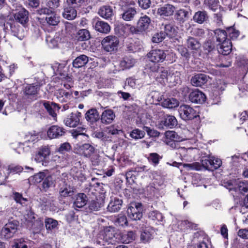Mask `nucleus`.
I'll return each instance as SVG.
<instances>
[{"label":"nucleus","instance_id":"nucleus-1","mask_svg":"<svg viewBox=\"0 0 248 248\" xmlns=\"http://www.w3.org/2000/svg\"><path fill=\"white\" fill-rule=\"evenodd\" d=\"M149 60L153 63L162 62L165 60L170 63L176 61L177 57L171 50H164L161 49H155L151 50L147 54Z\"/></svg>","mask_w":248,"mask_h":248},{"label":"nucleus","instance_id":"nucleus-2","mask_svg":"<svg viewBox=\"0 0 248 248\" xmlns=\"http://www.w3.org/2000/svg\"><path fill=\"white\" fill-rule=\"evenodd\" d=\"M152 27L151 18L145 15L139 18L136 26H129V31L132 34H142L149 32Z\"/></svg>","mask_w":248,"mask_h":248},{"label":"nucleus","instance_id":"nucleus-3","mask_svg":"<svg viewBox=\"0 0 248 248\" xmlns=\"http://www.w3.org/2000/svg\"><path fill=\"white\" fill-rule=\"evenodd\" d=\"M178 111L180 118L186 122L196 119L200 122L199 112L188 105H181Z\"/></svg>","mask_w":248,"mask_h":248},{"label":"nucleus","instance_id":"nucleus-4","mask_svg":"<svg viewBox=\"0 0 248 248\" xmlns=\"http://www.w3.org/2000/svg\"><path fill=\"white\" fill-rule=\"evenodd\" d=\"M18 222L16 220L9 221L2 228L0 232L1 239L7 240L14 236L17 231Z\"/></svg>","mask_w":248,"mask_h":248},{"label":"nucleus","instance_id":"nucleus-5","mask_svg":"<svg viewBox=\"0 0 248 248\" xmlns=\"http://www.w3.org/2000/svg\"><path fill=\"white\" fill-rule=\"evenodd\" d=\"M119 42L117 37L114 35H108L103 38L101 45L105 51L111 53L117 50Z\"/></svg>","mask_w":248,"mask_h":248},{"label":"nucleus","instance_id":"nucleus-6","mask_svg":"<svg viewBox=\"0 0 248 248\" xmlns=\"http://www.w3.org/2000/svg\"><path fill=\"white\" fill-rule=\"evenodd\" d=\"M202 166L205 170L213 171L218 169L222 165V160L214 156L203 158L201 160Z\"/></svg>","mask_w":248,"mask_h":248},{"label":"nucleus","instance_id":"nucleus-7","mask_svg":"<svg viewBox=\"0 0 248 248\" xmlns=\"http://www.w3.org/2000/svg\"><path fill=\"white\" fill-rule=\"evenodd\" d=\"M141 206L142 205L140 203H130L127 210L128 217L133 220H140L142 217Z\"/></svg>","mask_w":248,"mask_h":248},{"label":"nucleus","instance_id":"nucleus-8","mask_svg":"<svg viewBox=\"0 0 248 248\" xmlns=\"http://www.w3.org/2000/svg\"><path fill=\"white\" fill-rule=\"evenodd\" d=\"M16 11V12L14 14L15 21L21 24L24 27H27L29 21L28 11L22 6Z\"/></svg>","mask_w":248,"mask_h":248},{"label":"nucleus","instance_id":"nucleus-9","mask_svg":"<svg viewBox=\"0 0 248 248\" xmlns=\"http://www.w3.org/2000/svg\"><path fill=\"white\" fill-rule=\"evenodd\" d=\"M186 45L193 56H196L197 54H199V56L202 55L200 51L201 44L197 39L188 36L186 40Z\"/></svg>","mask_w":248,"mask_h":248},{"label":"nucleus","instance_id":"nucleus-10","mask_svg":"<svg viewBox=\"0 0 248 248\" xmlns=\"http://www.w3.org/2000/svg\"><path fill=\"white\" fill-rule=\"evenodd\" d=\"M66 130L62 126L53 125L49 127L47 131L48 138L50 139H60L64 136Z\"/></svg>","mask_w":248,"mask_h":248},{"label":"nucleus","instance_id":"nucleus-11","mask_svg":"<svg viewBox=\"0 0 248 248\" xmlns=\"http://www.w3.org/2000/svg\"><path fill=\"white\" fill-rule=\"evenodd\" d=\"M81 113L77 111L69 114L64 120V123L67 126L75 127L80 123V118L81 117Z\"/></svg>","mask_w":248,"mask_h":248},{"label":"nucleus","instance_id":"nucleus-12","mask_svg":"<svg viewBox=\"0 0 248 248\" xmlns=\"http://www.w3.org/2000/svg\"><path fill=\"white\" fill-rule=\"evenodd\" d=\"M50 149L48 146H42L38 148L35 155V159L38 163H42L44 164V162L48 157L50 155Z\"/></svg>","mask_w":248,"mask_h":248},{"label":"nucleus","instance_id":"nucleus-13","mask_svg":"<svg viewBox=\"0 0 248 248\" xmlns=\"http://www.w3.org/2000/svg\"><path fill=\"white\" fill-rule=\"evenodd\" d=\"M78 151L81 155L90 158L93 162V159H94L95 157H97L96 155H94L95 153L94 147L89 143H85L80 146L79 148Z\"/></svg>","mask_w":248,"mask_h":248},{"label":"nucleus","instance_id":"nucleus-14","mask_svg":"<svg viewBox=\"0 0 248 248\" xmlns=\"http://www.w3.org/2000/svg\"><path fill=\"white\" fill-rule=\"evenodd\" d=\"M188 98L192 103L196 104H202L206 100L205 94L199 90H195L191 92L189 94Z\"/></svg>","mask_w":248,"mask_h":248},{"label":"nucleus","instance_id":"nucleus-15","mask_svg":"<svg viewBox=\"0 0 248 248\" xmlns=\"http://www.w3.org/2000/svg\"><path fill=\"white\" fill-rule=\"evenodd\" d=\"M192 20L198 24H206L209 21V16L206 11L199 10L194 14Z\"/></svg>","mask_w":248,"mask_h":248},{"label":"nucleus","instance_id":"nucleus-16","mask_svg":"<svg viewBox=\"0 0 248 248\" xmlns=\"http://www.w3.org/2000/svg\"><path fill=\"white\" fill-rule=\"evenodd\" d=\"M175 7L170 4H165L158 8L157 14L162 17H168L173 15Z\"/></svg>","mask_w":248,"mask_h":248},{"label":"nucleus","instance_id":"nucleus-17","mask_svg":"<svg viewBox=\"0 0 248 248\" xmlns=\"http://www.w3.org/2000/svg\"><path fill=\"white\" fill-rule=\"evenodd\" d=\"M104 199L101 195L96 196L95 199L89 201L88 210L91 212L99 211L104 204Z\"/></svg>","mask_w":248,"mask_h":248},{"label":"nucleus","instance_id":"nucleus-18","mask_svg":"<svg viewBox=\"0 0 248 248\" xmlns=\"http://www.w3.org/2000/svg\"><path fill=\"white\" fill-rule=\"evenodd\" d=\"M123 13L121 14L122 18L125 21H129L133 20L137 14V11L135 7L129 6L122 8Z\"/></svg>","mask_w":248,"mask_h":248},{"label":"nucleus","instance_id":"nucleus-19","mask_svg":"<svg viewBox=\"0 0 248 248\" xmlns=\"http://www.w3.org/2000/svg\"><path fill=\"white\" fill-rule=\"evenodd\" d=\"M115 118V114L114 111L111 109H107L103 111L100 119L102 124H111Z\"/></svg>","mask_w":248,"mask_h":248},{"label":"nucleus","instance_id":"nucleus-20","mask_svg":"<svg viewBox=\"0 0 248 248\" xmlns=\"http://www.w3.org/2000/svg\"><path fill=\"white\" fill-rule=\"evenodd\" d=\"M78 9L77 8L70 6L69 4H67L64 7L62 16L67 20H73L77 17Z\"/></svg>","mask_w":248,"mask_h":248},{"label":"nucleus","instance_id":"nucleus-21","mask_svg":"<svg viewBox=\"0 0 248 248\" xmlns=\"http://www.w3.org/2000/svg\"><path fill=\"white\" fill-rule=\"evenodd\" d=\"M189 18V12L184 9L176 10L174 19L180 24H184Z\"/></svg>","mask_w":248,"mask_h":248},{"label":"nucleus","instance_id":"nucleus-22","mask_svg":"<svg viewBox=\"0 0 248 248\" xmlns=\"http://www.w3.org/2000/svg\"><path fill=\"white\" fill-rule=\"evenodd\" d=\"M135 60L131 56L124 57L119 62L120 68L124 70L132 67L135 63Z\"/></svg>","mask_w":248,"mask_h":248},{"label":"nucleus","instance_id":"nucleus-23","mask_svg":"<svg viewBox=\"0 0 248 248\" xmlns=\"http://www.w3.org/2000/svg\"><path fill=\"white\" fill-rule=\"evenodd\" d=\"M43 106L49 114L54 118L57 117L56 111H59L61 108L59 104L54 102L50 103L49 101H45L43 103Z\"/></svg>","mask_w":248,"mask_h":248},{"label":"nucleus","instance_id":"nucleus-24","mask_svg":"<svg viewBox=\"0 0 248 248\" xmlns=\"http://www.w3.org/2000/svg\"><path fill=\"white\" fill-rule=\"evenodd\" d=\"M177 124V121L176 118L171 115H167L164 117L160 122V125L162 128L164 126L172 128Z\"/></svg>","mask_w":248,"mask_h":248},{"label":"nucleus","instance_id":"nucleus-25","mask_svg":"<svg viewBox=\"0 0 248 248\" xmlns=\"http://www.w3.org/2000/svg\"><path fill=\"white\" fill-rule=\"evenodd\" d=\"M122 204V199L115 197L113 199H112L109 202L107 207L108 210L111 212H118L121 209Z\"/></svg>","mask_w":248,"mask_h":248},{"label":"nucleus","instance_id":"nucleus-26","mask_svg":"<svg viewBox=\"0 0 248 248\" xmlns=\"http://www.w3.org/2000/svg\"><path fill=\"white\" fill-rule=\"evenodd\" d=\"M164 31L163 32L165 34L166 37L168 36L170 38L175 37L177 34V31L175 28L174 25L171 23L164 24Z\"/></svg>","mask_w":248,"mask_h":248},{"label":"nucleus","instance_id":"nucleus-27","mask_svg":"<svg viewBox=\"0 0 248 248\" xmlns=\"http://www.w3.org/2000/svg\"><path fill=\"white\" fill-rule=\"evenodd\" d=\"M207 78L206 75L198 74L195 75L191 79V82L193 86L201 87L207 82Z\"/></svg>","mask_w":248,"mask_h":248},{"label":"nucleus","instance_id":"nucleus-28","mask_svg":"<svg viewBox=\"0 0 248 248\" xmlns=\"http://www.w3.org/2000/svg\"><path fill=\"white\" fill-rule=\"evenodd\" d=\"M99 15L106 19H111L113 15V11L111 6L104 5L101 6L98 10Z\"/></svg>","mask_w":248,"mask_h":248},{"label":"nucleus","instance_id":"nucleus-29","mask_svg":"<svg viewBox=\"0 0 248 248\" xmlns=\"http://www.w3.org/2000/svg\"><path fill=\"white\" fill-rule=\"evenodd\" d=\"M85 118L88 122L93 123L100 119V116L97 109L92 108L87 111L85 114Z\"/></svg>","mask_w":248,"mask_h":248},{"label":"nucleus","instance_id":"nucleus-30","mask_svg":"<svg viewBox=\"0 0 248 248\" xmlns=\"http://www.w3.org/2000/svg\"><path fill=\"white\" fill-rule=\"evenodd\" d=\"M87 197L83 193H80L77 195L76 199L74 202L73 205L75 208H81L85 206L87 202Z\"/></svg>","mask_w":248,"mask_h":248},{"label":"nucleus","instance_id":"nucleus-31","mask_svg":"<svg viewBox=\"0 0 248 248\" xmlns=\"http://www.w3.org/2000/svg\"><path fill=\"white\" fill-rule=\"evenodd\" d=\"M135 231H130L121 234L120 240L123 243L129 244L135 240Z\"/></svg>","mask_w":248,"mask_h":248},{"label":"nucleus","instance_id":"nucleus-32","mask_svg":"<svg viewBox=\"0 0 248 248\" xmlns=\"http://www.w3.org/2000/svg\"><path fill=\"white\" fill-rule=\"evenodd\" d=\"M219 44L220 46L218 50L219 53L222 54L223 56H228L231 53L232 48L231 41L230 40H227Z\"/></svg>","mask_w":248,"mask_h":248},{"label":"nucleus","instance_id":"nucleus-33","mask_svg":"<svg viewBox=\"0 0 248 248\" xmlns=\"http://www.w3.org/2000/svg\"><path fill=\"white\" fill-rule=\"evenodd\" d=\"M94 27L97 31L102 33H108L110 31L109 25L103 21H97Z\"/></svg>","mask_w":248,"mask_h":248},{"label":"nucleus","instance_id":"nucleus-34","mask_svg":"<svg viewBox=\"0 0 248 248\" xmlns=\"http://www.w3.org/2000/svg\"><path fill=\"white\" fill-rule=\"evenodd\" d=\"M214 36L216 38L217 42L219 44L223 43L227 40L230 39L228 38L226 30H221L220 29H216L214 31Z\"/></svg>","mask_w":248,"mask_h":248},{"label":"nucleus","instance_id":"nucleus-35","mask_svg":"<svg viewBox=\"0 0 248 248\" xmlns=\"http://www.w3.org/2000/svg\"><path fill=\"white\" fill-rule=\"evenodd\" d=\"M235 192L239 191L241 194L244 195L248 193V181H240L237 186L231 188Z\"/></svg>","mask_w":248,"mask_h":248},{"label":"nucleus","instance_id":"nucleus-36","mask_svg":"<svg viewBox=\"0 0 248 248\" xmlns=\"http://www.w3.org/2000/svg\"><path fill=\"white\" fill-rule=\"evenodd\" d=\"M88 57L85 55H80L73 62V65L75 68H80L84 66L88 62Z\"/></svg>","mask_w":248,"mask_h":248},{"label":"nucleus","instance_id":"nucleus-37","mask_svg":"<svg viewBox=\"0 0 248 248\" xmlns=\"http://www.w3.org/2000/svg\"><path fill=\"white\" fill-rule=\"evenodd\" d=\"M59 194L60 200L67 197H71L74 195V191L73 188L70 186L66 185L64 187H62L60 189Z\"/></svg>","mask_w":248,"mask_h":248},{"label":"nucleus","instance_id":"nucleus-38","mask_svg":"<svg viewBox=\"0 0 248 248\" xmlns=\"http://www.w3.org/2000/svg\"><path fill=\"white\" fill-rule=\"evenodd\" d=\"M202 48L204 54L208 55L215 49L214 42L211 39L206 40L202 44Z\"/></svg>","mask_w":248,"mask_h":248},{"label":"nucleus","instance_id":"nucleus-39","mask_svg":"<svg viewBox=\"0 0 248 248\" xmlns=\"http://www.w3.org/2000/svg\"><path fill=\"white\" fill-rule=\"evenodd\" d=\"M129 26L131 25L128 24L118 25L115 28V31L119 36H127L128 31H129Z\"/></svg>","mask_w":248,"mask_h":248},{"label":"nucleus","instance_id":"nucleus-40","mask_svg":"<svg viewBox=\"0 0 248 248\" xmlns=\"http://www.w3.org/2000/svg\"><path fill=\"white\" fill-rule=\"evenodd\" d=\"M179 105L178 101L175 98H167L164 99L161 102V105L163 107L169 108H172L177 107Z\"/></svg>","mask_w":248,"mask_h":248},{"label":"nucleus","instance_id":"nucleus-41","mask_svg":"<svg viewBox=\"0 0 248 248\" xmlns=\"http://www.w3.org/2000/svg\"><path fill=\"white\" fill-rule=\"evenodd\" d=\"M37 85L27 84L23 89V92L27 96H33L37 93Z\"/></svg>","mask_w":248,"mask_h":248},{"label":"nucleus","instance_id":"nucleus-42","mask_svg":"<svg viewBox=\"0 0 248 248\" xmlns=\"http://www.w3.org/2000/svg\"><path fill=\"white\" fill-rule=\"evenodd\" d=\"M76 38L78 41L88 40L91 38L90 32L87 29H81L78 32Z\"/></svg>","mask_w":248,"mask_h":248},{"label":"nucleus","instance_id":"nucleus-43","mask_svg":"<svg viewBox=\"0 0 248 248\" xmlns=\"http://www.w3.org/2000/svg\"><path fill=\"white\" fill-rule=\"evenodd\" d=\"M180 229L184 232L188 230H195L197 227V225L187 220L182 221L180 224Z\"/></svg>","mask_w":248,"mask_h":248},{"label":"nucleus","instance_id":"nucleus-44","mask_svg":"<svg viewBox=\"0 0 248 248\" xmlns=\"http://www.w3.org/2000/svg\"><path fill=\"white\" fill-rule=\"evenodd\" d=\"M227 36L231 40H236L240 35V31L236 30L234 26L226 28Z\"/></svg>","mask_w":248,"mask_h":248},{"label":"nucleus","instance_id":"nucleus-45","mask_svg":"<svg viewBox=\"0 0 248 248\" xmlns=\"http://www.w3.org/2000/svg\"><path fill=\"white\" fill-rule=\"evenodd\" d=\"M162 157L156 153H150L147 157V159L149 163L154 166H157Z\"/></svg>","mask_w":248,"mask_h":248},{"label":"nucleus","instance_id":"nucleus-46","mask_svg":"<svg viewBox=\"0 0 248 248\" xmlns=\"http://www.w3.org/2000/svg\"><path fill=\"white\" fill-rule=\"evenodd\" d=\"M208 238H209L208 235L204 231L201 230L198 231L193 234V240L197 242V243L202 241V240L206 241Z\"/></svg>","mask_w":248,"mask_h":248},{"label":"nucleus","instance_id":"nucleus-47","mask_svg":"<svg viewBox=\"0 0 248 248\" xmlns=\"http://www.w3.org/2000/svg\"><path fill=\"white\" fill-rule=\"evenodd\" d=\"M46 229L48 231H52L55 229L58 225V221L51 218H46L45 220Z\"/></svg>","mask_w":248,"mask_h":248},{"label":"nucleus","instance_id":"nucleus-48","mask_svg":"<svg viewBox=\"0 0 248 248\" xmlns=\"http://www.w3.org/2000/svg\"><path fill=\"white\" fill-rule=\"evenodd\" d=\"M47 23L50 26H56L60 22L59 18L54 13H52L45 17Z\"/></svg>","mask_w":248,"mask_h":248},{"label":"nucleus","instance_id":"nucleus-49","mask_svg":"<svg viewBox=\"0 0 248 248\" xmlns=\"http://www.w3.org/2000/svg\"><path fill=\"white\" fill-rule=\"evenodd\" d=\"M183 166L188 171L191 170H200L203 168L202 163L197 162L191 164L184 163Z\"/></svg>","mask_w":248,"mask_h":248},{"label":"nucleus","instance_id":"nucleus-50","mask_svg":"<svg viewBox=\"0 0 248 248\" xmlns=\"http://www.w3.org/2000/svg\"><path fill=\"white\" fill-rule=\"evenodd\" d=\"M53 184V178L51 175H48L43 181L42 184V190L46 192Z\"/></svg>","mask_w":248,"mask_h":248},{"label":"nucleus","instance_id":"nucleus-51","mask_svg":"<svg viewBox=\"0 0 248 248\" xmlns=\"http://www.w3.org/2000/svg\"><path fill=\"white\" fill-rule=\"evenodd\" d=\"M115 224L118 226H126L128 225V221L125 215L120 214L118 216L115 221Z\"/></svg>","mask_w":248,"mask_h":248},{"label":"nucleus","instance_id":"nucleus-52","mask_svg":"<svg viewBox=\"0 0 248 248\" xmlns=\"http://www.w3.org/2000/svg\"><path fill=\"white\" fill-rule=\"evenodd\" d=\"M153 239L152 234L147 230H144L140 234V240L143 243L149 242Z\"/></svg>","mask_w":248,"mask_h":248},{"label":"nucleus","instance_id":"nucleus-53","mask_svg":"<svg viewBox=\"0 0 248 248\" xmlns=\"http://www.w3.org/2000/svg\"><path fill=\"white\" fill-rule=\"evenodd\" d=\"M190 32L191 35L198 38L204 37L205 34L204 30L200 28H192Z\"/></svg>","mask_w":248,"mask_h":248},{"label":"nucleus","instance_id":"nucleus-54","mask_svg":"<svg viewBox=\"0 0 248 248\" xmlns=\"http://www.w3.org/2000/svg\"><path fill=\"white\" fill-rule=\"evenodd\" d=\"M72 147L69 142H65L61 144L60 147L56 149V151L60 154H64L71 150Z\"/></svg>","mask_w":248,"mask_h":248},{"label":"nucleus","instance_id":"nucleus-55","mask_svg":"<svg viewBox=\"0 0 248 248\" xmlns=\"http://www.w3.org/2000/svg\"><path fill=\"white\" fill-rule=\"evenodd\" d=\"M12 197L17 203H19L22 205L25 204V202L27 201V199L24 198L21 193L17 192H13Z\"/></svg>","mask_w":248,"mask_h":248},{"label":"nucleus","instance_id":"nucleus-56","mask_svg":"<svg viewBox=\"0 0 248 248\" xmlns=\"http://www.w3.org/2000/svg\"><path fill=\"white\" fill-rule=\"evenodd\" d=\"M166 37L165 34L161 31L154 34L152 38V41L154 43H159L162 42Z\"/></svg>","mask_w":248,"mask_h":248},{"label":"nucleus","instance_id":"nucleus-57","mask_svg":"<svg viewBox=\"0 0 248 248\" xmlns=\"http://www.w3.org/2000/svg\"><path fill=\"white\" fill-rule=\"evenodd\" d=\"M145 133L144 131L141 130L139 129H135L133 130L130 134L131 138L134 139H142L144 137Z\"/></svg>","mask_w":248,"mask_h":248},{"label":"nucleus","instance_id":"nucleus-58","mask_svg":"<svg viewBox=\"0 0 248 248\" xmlns=\"http://www.w3.org/2000/svg\"><path fill=\"white\" fill-rule=\"evenodd\" d=\"M66 4L78 9L84 5L85 0H66Z\"/></svg>","mask_w":248,"mask_h":248},{"label":"nucleus","instance_id":"nucleus-59","mask_svg":"<svg viewBox=\"0 0 248 248\" xmlns=\"http://www.w3.org/2000/svg\"><path fill=\"white\" fill-rule=\"evenodd\" d=\"M115 237L114 230L112 228H107L104 230V237L106 240L112 239Z\"/></svg>","mask_w":248,"mask_h":248},{"label":"nucleus","instance_id":"nucleus-60","mask_svg":"<svg viewBox=\"0 0 248 248\" xmlns=\"http://www.w3.org/2000/svg\"><path fill=\"white\" fill-rule=\"evenodd\" d=\"M221 62L219 64L220 67H228L232 64L231 58L229 56H223L221 58Z\"/></svg>","mask_w":248,"mask_h":248},{"label":"nucleus","instance_id":"nucleus-61","mask_svg":"<svg viewBox=\"0 0 248 248\" xmlns=\"http://www.w3.org/2000/svg\"><path fill=\"white\" fill-rule=\"evenodd\" d=\"M8 170L9 173L16 174L21 172L23 168L19 165H9L8 167Z\"/></svg>","mask_w":248,"mask_h":248},{"label":"nucleus","instance_id":"nucleus-62","mask_svg":"<svg viewBox=\"0 0 248 248\" xmlns=\"http://www.w3.org/2000/svg\"><path fill=\"white\" fill-rule=\"evenodd\" d=\"M72 92H66L63 89H59L57 93L58 98H62L64 97L66 99H70L72 96Z\"/></svg>","mask_w":248,"mask_h":248},{"label":"nucleus","instance_id":"nucleus-63","mask_svg":"<svg viewBox=\"0 0 248 248\" xmlns=\"http://www.w3.org/2000/svg\"><path fill=\"white\" fill-rule=\"evenodd\" d=\"M218 0H207V4L208 8L215 11L218 8Z\"/></svg>","mask_w":248,"mask_h":248},{"label":"nucleus","instance_id":"nucleus-64","mask_svg":"<svg viewBox=\"0 0 248 248\" xmlns=\"http://www.w3.org/2000/svg\"><path fill=\"white\" fill-rule=\"evenodd\" d=\"M13 248H28L25 241L23 239H17L15 241Z\"/></svg>","mask_w":248,"mask_h":248}]
</instances>
